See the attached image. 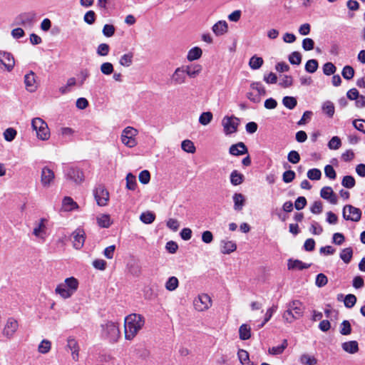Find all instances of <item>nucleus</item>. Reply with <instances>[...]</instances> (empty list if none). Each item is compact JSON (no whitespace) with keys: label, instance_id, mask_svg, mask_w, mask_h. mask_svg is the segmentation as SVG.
<instances>
[{"label":"nucleus","instance_id":"obj_18","mask_svg":"<svg viewBox=\"0 0 365 365\" xmlns=\"http://www.w3.org/2000/svg\"><path fill=\"white\" fill-rule=\"evenodd\" d=\"M72 236L73 238V247L76 250H80L81 248H82L84 245L86 239L84 230L82 229H77L72 233Z\"/></svg>","mask_w":365,"mask_h":365},{"label":"nucleus","instance_id":"obj_44","mask_svg":"<svg viewBox=\"0 0 365 365\" xmlns=\"http://www.w3.org/2000/svg\"><path fill=\"white\" fill-rule=\"evenodd\" d=\"M243 181V175L237 172V170H234L231 173L230 175V182L233 185H239Z\"/></svg>","mask_w":365,"mask_h":365},{"label":"nucleus","instance_id":"obj_60","mask_svg":"<svg viewBox=\"0 0 365 365\" xmlns=\"http://www.w3.org/2000/svg\"><path fill=\"white\" fill-rule=\"evenodd\" d=\"M336 71V66L331 62H327L323 66V73L326 76L334 74Z\"/></svg>","mask_w":365,"mask_h":365},{"label":"nucleus","instance_id":"obj_57","mask_svg":"<svg viewBox=\"0 0 365 365\" xmlns=\"http://www.w3.org/2000/svg\"><path fill=\"white\" fill-rule=\"evenodd\" d=\"M307 175L308 178L312 180H319L322 177V173L317 168L309 170Z\"/></svg>","mask_w":365,"mask_h":365},{"label":"nucleus","instance_id":"obj_10","mask_svg":"<svg viewBox=\"0 0 365 365\" xmlns=\"http://www.w3.org/2000/svg\"><path fill=\"white\" fill-rule=\"evenodd\" d=\"M193 305L197 312H204L212 306V300L208 294H201L194 299Z\"/></svg>","mask_w":365,"mask_h":365},{"label":"nucleus","instance_id":"obj_29","mask_svg":"<svg viewBox=\"0 0 365 365\" xmlns=\"http://www.w3.org/2000/svg\"><path fill=\"white\" fill-rule=\"evenodd\" d=\"M97 223L101 227L108 228L109 227L113 221L110 219V216L108 214H101L96 218Z\"/></svg>","mask_w":365,"mask_h":365},{"label":"nucleus","instance_id":"obj_19","mask_svg":"<svg viewBox=\"0 0 365 365\" xmlns=\"http://www.w3.org/2000/svg\"><path fill=\"white\" fill-rule=\"evenodd\" d=\"M24 83L26 89L29 92L33 93L37 90L38 85L36 80V75L33 71H30L29 73L25 75Z\"/></svg>","mask_w":365,"mask_h":365},{"label":"nucleus","instance_id":"obj_55","mask_svg":"<svg viewBox=\"0 0 365 365\" xmlns=\"http://www.w3.org/2000/svg\"><path fill=\"white\" fill-rule=\"evenodd\" d=\"M356 302V297L352 294H347L344 299V306L346 308H352Z\"/></svg>","mask_w":365,"mask_h":365},{"label":"nucleus","instance_id":"obj_13","mask_svg":"<svg viewBox=\"0 0 365 365\" xmlns=\"http://www.w3.org/2000/svg\"><path fill=\"white\" fill-rule=\"evenodd\" d=\"M53 171L48 167H43L41 173V183L43 187H49L54 182Z\"/></svg>","mask_w":365,"mask_h":365},{"label":"nucleus","instance_id":"obj_43","mask_svg":"<svg viewBox=\"0 0 365 365\" xmlns=\"http://www.w3.org/2000/svg\"><path fill=\"white\" fill-rule=\"evenodd\" d=\"M182 149L188 153H194L196 150L194 143L190 140H185L181 143Z\"/></svg>","mask_w":365,"mask_h":365},{"label":"nucleus","instance_id":"obj_28","mask_svg":"<svg viewBox=\"0 0 365 365\" xmlns=\"http://www.w3.org/2000/svg\"><path fill=\"white\" fill-rule=\"evenodd\" d=\"M310 266H311L310 264L304 263L303 262L298 260V259H295V260L289 259L288 264H287L289 269H299V270H302L303 269H307Z\"/></svg>","mask_w":365,"mask_h":365},{"label":"nucleus","instance_id":"obj_30","mask_svg":"<svg viewBox=\"0 0 365 365\" xmlns=\"http://www.w3.org/2000/svg\"><path fill=\"white\" fill-rule=\"evenodd\" d=\"M202 55V49L200 47L195 46L189 50L187 55V59L188 61L192 62L200 58Z\"/></svg>","mask_w":365,"mask_h":365},{"label":"nucleus","instance_id":"obj_15","mask_svg":"<svg viewBox=\"0 0 365 365\" xmlns=\"http://www.w3.org/2000/svg\"><path fill=\"white\" fill-rule=\"evenodd\" d=\"M0 63L8 72H11L15 66L14 56L11 53L0 51Z\"/></svg>","mask_w":365,"mask_h":365},{"label":"nucleus","instance_id":"obj_27","mask_svg":"<svg viewBox=\"0 0 365 365\" xmlns=\"http://www.w3.org/2000/svg\"><path fill=\"white\" fill-rule=\"evenodd\" d=\"M234 202V210L240 211L245 204V196L242 193H235L232 197Z\"/></svg>","mask_w":365,"mask_h":365},{"label":"nucleus","instance_id":"obj_37","mask_svg":"<svg viewBox=\"0 0 365 365\" xmlns=\"http://www.w3.org/2000/svg\"><path fill=\"white\" fill-rule=\"evenodd\" d=\"M133 61V53L132 52H128L120 57L119 63L124 67H129L132 65Z\"/></svg>","mask_w":365,"mask_h":365},{"label":"nucleus","instance_id":"obj_63","mask_svg":"<svg viewBox=\"0 0 365 365\" xmlns=\"http://www.w3.org/2000/svg\"><path fill=\"white\" fill-rule=\"evenodd\" d=\"M76 131L70 128V127H62L59 130V133L63 137V138H71Z\"/></svg>","mask_w":365,"mask_h":365},{"label":"nucleus","instance_id":"obj_34","mask_svg":"<svg viewBox=\"0 0 365 365\" xmlns=\"http://www.w3.org/2000/svg\"><path fill=\"white\" fill-rule=\"evenodd\" d=\"M287 340L284 339L281 345L269 348L268 349V352L269 354L272 355H279L284 352V349L287 347Z\"/></svg>","mask_w":365,"mask_h":365},{"label":"nucleus","instance_id":"obj_11","mask_svg":"<svg viewBox=\"0 0 365 365\" xmlns=\"http://www.w3.org/2000/svg\"><path fill=\"white\" fill-rule=\"evenodd\" d=\"M342 214L346 220L353 222H359L361 217V210L351 205H346L344 207Z\"/></svg>","mask_w":365,"mask_h":365},{"label":"nucleus","instance_id":"obj_2","mask_svg":"<svg viewBox=\"0 0 365 365\" xmlns=\"http://www.w3.org/2000/svg\"><path fill=\"white\" fill-rule=\"evenodd\" d=\"M78 285L79 282L76 278L73 277H68L56 286L55 293L62 299H66L73 295L77 291Z\"/></svg>","mask_w":365,"mask_h":365},{"label":"nucleus","instance_id":"obj_53","mask_svg":"<svg viewBox=\"0 0 365 365\" xmlns=\"http://www.w3.org/2000/svg\"><path fill=\"white\" fill-rule=\"evenodd\" d=\"M289 61L293 65H299L302 62V55L298 51H294L289 56Z\"/></svg>","mask_w":365,"mask_h":365},{"label":"nucleus","instance_id":"obj_59","mask_svg":"<svg viewBox=\"0 0 365 365\" xmlns=\"http://www.w3.org/2000/svg\"><path fill=\"white\" fill-rule=\"evenodd\" d=\"M89 76H90V73L88 69L85 68V69L81 70L78 74V85L79 86H82Z\"/></svg>","mask_w":365,"mask_h":365},{"label":"nucleus","instance_id":"obj_17","mask_svg":"<svg viewBox=\"0 0 365 365\" xmlns=\"http://www.w3.org/2000/svg\"><path fill=\"white\" fill-rule=\"evenodd\" d=\"M46 219L41 218L38 222L35 223L33 235L36 237L42 240H45L46 235Z\"/></svg>","mask_w":365,"mask_h":365},{"label":"nucleus","instance_id":"obj_31","mask_svg":"<svg viewBox=\"0 0 365 365\" xmlns=\"http://www.w3.org/2000/svg\"><path fill=\"white\" fill-rule=\"evenodd\" d=\"M239 337L241 340H247L251 337V327L247 324H242L239 328Z\"/></svg>","mask_w":365,"mask_h":365},{"label":"nucleus","instance_id":"obj_12","mask_svg":"<svg viewBox=\"0 0 365 365\" xmlns=\"http://www.w3.org/2000/svg\"><path fill=\"white\" fill-rule=\"evenodd\" d=\"M170 81L175 86L182 85L187 82V74L184 66L175 68L170 76Z\"/></svg>","mask_w":365,"mask_h":365},{"label":"nucleus","instance_id":"obj_33","mask_svg":"<svg viewBox=\"0 0 365 365\" xmlns=\"http://www.w3.org/2000/svg\"><path fill=\"white\" fill-rule=\"evenodd\" d=\"M322 109L324 114H326L328 117L332 118L334 112L335 108L334 103L330 101H327L323 103Z\"/></svg>","mask_w":365,"mask_h":365},{"label":"nucleus","instance_id":"obj_23","mask_svg":"<svg viewBox=\"0 0 365 365\" xmlns=\"http://www.w3.org/2000/svg\"><path fill=\"white\" fill-rule=\"evenodd\" d=\"M229 153L232 155H241L247 153V148L244 143L240 142L237 144L232 145L230 147Z\"/></svg>","mask_w":365,"mask_h":365},{"label":"nucleus","instance_id":"obj_16","mask_svg":"<svg viewBox=\"0 0 365 365\" xmlns=\"http://www.w3.org/2000/svg\"><path fill=\"white\" fill-rule=\"evenodd\" d=\"M67 179L72 180L76 184H80L84 180L83 172L78 168L71 167L66 173Z\"/></svg>","mask_w":365,"mask_h":365},{"label":"nucleus","instance_id":"obj_36","mask_svg":"<svg viewBox=\"0 0 365 365\" xmlns=\"http://www.w3.org/2000/svg\"><path fill=\"white\" fill-rule=\"evenodd\" d=\"M62 203L66 211H71L78 207L77 203L70 197H65Z\"/></svg>","mask_w":365,"mask_h":365},{"label":"nucleus","instance_id":"obj_25","mask_svg":"<svg viewBox=\"0 0 365 365\" xmlns=\"http://www.w3.org/2000/svg\"><path fill=\"white\" fill-rule=\"evenodd\" d=\"M342 349L351 354H354L359 351V344L356 341H349L341 344Z\"/></svg>","mask_w":365,"mask_h":365},{"label":"nucleus","instance_id":"obj_61","mask_svg":"<svg viewBox=\"0 0 365 365\" xmlns=\"http://www.w3.org/2000/svg\"><path fill=\"white\" fill-rule=\"evenodd\" d=\"M292 83V77L290 76L284 75L282 76L279 85L282 88H288L290 87Z\"/></svg>","mask_w":365,"mask_h":365},{"label":"nucleus","instance_id":"obj_32","mask_svg":"<svg viewBox=\"0 0 365 365\" xmlns=\"http://www.w3.org/2000/svg\"><path fill=\"white\" fill-rule=\"evenodd\" d=\"M237 357L242 365H254L250 360L249 353L245 349H239L237 351Z\"/></svg>","mask_w":365,"mask_h":365},{"label":"nucleus","instance_id":"obj_45","mask_svg":"<svg viewBox=\"0 0 365 365\" xmlns=\"http://www.w3.org/2000/svg\"><path fill=\"white\" fill-rule=\"evenodd\" d=\"M283 105L288 109H293L297 104V99L292 96H285L282 99Z\"/></svg>","mask_w":365,"mask_h":365},{"label":"nucleus","instance_id":"obj_48","mask_svg":"<svg viewBox=\"0 0 365 365\" xmlns=\"http://www.w3.org/2000/svg\"><path fill=\"white\" fill-rule=\"evenodd\" d=\"M354 69L351 66H345L341 71L343 78L346 80H351L354 76Z\"/></svg>","mask_w":365,"mask_h":365},{"label":"nucleus","instance_id":"obj_20","mask_svg":"<svg viewBox=\"0 0 365 365\" xmlns=\"http://www.w3.org/2000/svg\"><path fill=\"white\" fill-rule=\"evenodd\" d=\"M320 195L322 198L329 200V202L333 205L337 203V197L331 187H324L320 191Z\"/></svg>","mask_w":365,"mask_h":365},{"label":"nucleus","instance_id":"obj_49","mask_svg":"<svg viewBox=\"0 0 365 365\" xmlns=\"http://www.w3.org/2000/svg\"><path fill=\"white\" fill-rule=\"evenodd\" d=\"M51 347V343L47 339H43L38 346V351L41 354H47Z\"/></svg>","mask_w":365,"mask_h":365},{"label":"nucleus","instance_id":"obj_47","mask_svg":"<svg viewBox=\"0 0 365 365\" xmlns=\"http://www.w3.org/2000/svg\"><path fill=\"white\" fill-rule=\"evenodd\" d=\"M17 135V131L13 128H6L4 133L3 135L5 140L8 142H11L14 140Z\"/></svg>","mask_w":365,"mask_h":365},{"label":"nucleus","instance_id":"obj_8","mask_svg":"<svg viewBox=\"0 0 365 365\" xmlns=\"http://www.w3.org/2000/svg\"><path fill=\"white\" fill-rule=\"evenodd\" d=\"M266 95V90L259 82H254L250 85V91L247 93V98L253 103L261 101V96Z\"/></svg>","mask_w":365,"mask_h":365},{"label":"nucleus","instance_id":"obj_39","mask_svg":"<svg viewBox=\"0 0 365 365\" xmlns=\"http://www.w3.org/2000/svg\"><path fill=\"white\" fill-rule=\"evenodd\" d=\"M299 361L303 365H316L317 364V359L307 354H302L299 358Z\"/></svg>","mask_w":365,"mask_h":365},{"label":"nucleus","instance_id":"obj_26","mask_svg":"<svg viewBox=\"0 0 365 365\" xmlns=\"http://www.w3.org/2000/svg\"><path fill=\"white\" fill-rule=\"evenodd\" d=\"M228 26L225 21H219L212 26V31L217 36H222L227 32Z\"/></svg>","mask_w":365,"mask_h":365},{"label":"nucleus","instance_id":"obj_35","mask_svg":"<svg viewBox=\"0 0 365 365\" xmlns=\"http://www.w3.org/2000/svg\"><path fill=\"white\" fill-rule=\"evenodd\" d=\"M179 286V281L176 277H170L165 282V287L170 292L175 291Z\"/></svg>","mask_w":365,"mask_h":365},{"label":"nucleus","instance_id":"obj_62","mask_svg":"<svg viewBox=\"0 0 365 365\" xmlns=\"http://www.w3.org/2000/svg\"><path fill=\"white\" fill-rule=\"evenodd\" d=\"M101 71L105 75H110L113 72V66L111 63L105 62L101 65Z\"/></svg>","mask_w":365,"mask_h":365},{"label":"nucleus","instance_id":"obj_4","mask_svg":"<svg viewBox=\"0 0 365 365\" xmlns=\"http://www.w3.org/2000/svg\"><path fill=\"white\" fill-rule=\"evenodd\" d=\"M31 127L36 132L38 140L46 141L50 138L51 133L47 123L41 118H34L31 120Z\"/></svg>","mask_w":365,"mask_h":365},{"label":"nucleus","instance_id":"obj_22","mask_svg":"<svg viewBox=\"0 0 365 365\" xmlns=\"http://www.w3.org/2000/svg\"><path fill=\"white\" fill-rule=\"evenodd\" d=\"M184 67L185 68L187 76H189L192 78L199 76L202 71V67L200 64H191Z\"/></svg>","mask_w":365,"mask_h":365},{"label":"nucleus","instance_id":"obj_3","mask_svg":"<svg viewBox=\"0 0 365 365\" xmlns=\"http://www.w3.org/2000/svg\"><path fill=\"white\" fill-rule=\"evenodd\" d=\"M287 309L283 313L282 318L286 323H292L302 317L304 307L299 300H293L287 304Z\"/></svg>","mask_w":365,"mask_h":365},{"label":"nucleus","instance_id":"obj_46","mask_svg":"<svg viewBox=\"0 0 365 365\" xmlns=\"http://www.w3.org/2000/svg\"><path fill=\"white\" fill-rule=\"evenodd\" d=\"M353 255V250L351 247H347L344 249L341 254L340 258L346 263L348 264L350 262Z\"/></svg>","mask_w":365,"mask_h":365},{"label":"nucleus","instance_id":"obj_56","mask_svg":"<svg viewBox=\"0 0 365 365\" xmlns=\"http://www.w3.org/2000/svg\"><path fill=\"white\" fill-rule=\"evenodd\" d=\"M277 306L273 305L272 307H271L270 308H269L267 310V312L265 313L264 319L262 322V323L259 325L260 328L263 327L264 326V324L269 321V319L272 318L273 314L277 311Z\"/></svg>","mask_w":365,"mask_h":365},{"label":"nucleus","instance_id":"obj_1","mask_svg":"<svg viewBox=\"0 0 365 365\" xmlns=\"http://www.w3.org/2000/svg\"><path fill=\"white\" fill-rule=\"evenodd\" d=\"M145 324L144 317L138 314H130L125 318L124 332L127 340H132Z\"/></svg>","mask_w":365,"mask_h":365},{"label":"nucleus","instance_id":"obj_14","mask_svg":"<svg viewBox=\"0 0 365 365\" xmlns=\"http://www.w3.org/2000/svg\"><path fill=\"white\" fill-rule=\"evenodd\" d=\"M94 197L99 206H105L109 200V193L103 186H98L94 191Z\"/></svg>","mask_w":365,"mask_h":365},{"label":"nucleus","instance_id":"obj_5","mask_svg":"<svg viewBox=\"0 0 365 365\" xmlns=\"http://www.w3.org/2000/svg\"><path fill=\"white\" fill-rule=\"evenodd\" d=\"M138 135V130L136 128L132 126H127L122 130L120 135L121 143L127 148H133L138 144L136 139Z\"/></svg>","mask_w":365,"mask_h":365},{"label":"nucleus","instance_id":"obj_21","mask_svg":"<svg viewBox=\"0 0 365 365\" xmlns=\"http://www.w3.org/2000/svg\"><path fill=\"white\" fill-rule=\"evenodd\" d=\"M237 249L235 242L231 240H222L220 241V251L224 255H229Z\"/></svg>","mask_w":365,"mask_h":365},{"label":"nucleus","instance_id":"obj_51","mask_svg":"<svg viewBox=\"0 0 365 365\" xmlns=\"http://www.w3.org/2000/svg\"><path fill=\"white\" fill-rule=\"evenodd\" d=\"M319 64L317 60L311 59L309 60L305 64V70L308 73H313L318 68Z\"/></svg>","mask_w":365,"mask_h":365},{"label":"nucleus","instance_id":"obj_64","mask_svg":"<svg viewBox=\"0 0 365 365\" xmlns=\"http://www.w3.org/2000/svg\"><path fill=\"white\" fill-rule=\"evenodd\" d=\"M352 123L356 129L365 134V120L356 119L353 120Z\"/></svg>","mask_w":365,"mask_h":365},{"label":"nucleus","instance_id":"obj_38","mask_svg":"<svg viewBox=\"0 0 365 365\" xmlns=\"http://www.w3.org/2000/svg\"><path fill=\"white\" fill-rule=\"evenodd\" d=\"M264 61L262 58L257 56L251 57L249 61V66L253 70L259 69L263 65Z\"/></svg>","mask_w":365,"mask_h":365},{"label":"nucleus","instance_id":"obj_6","mask_svg":"<svg viewBox=\"0 0 365 365\" xmlns=\"http://www.w3.org/2000/svg\"><path fill=\"white\" fill-rule=\"evenodd\" d=\"M102 336L111 342H115L120 335L118 325L113 322H108L101 325Z\"/></svg>","mask_w":365,"mask_h":365},{"label":"nucleus","instance_id":"obj_24","mask_svg":"<svg viewBox=\"0 0 365 365\" xmlns=\"http://www.w3.org/2000/svg\"><path fill=\"white\" fill-rule=\"evenodd\" d=\"M68 347L71 351L72 359L77 361L79 359V346L78 342L74 339H68Z\"/></svg>","mask_w":365,"mask_h":365},{"label":"nucleus","instance_id":"obj_50","mask_svg":"<svg viewBox=\"0 0 365 365\" xmlns=\"http://www.w3.org/2000/svg\"><path fill=\"white\" fill-rule=\"evenodd\" d=\"M355 179L351 175H346L342 179L341 185L346 188H353L355 186Z\"/></svg>","mask_w":365,"mask_h":365},{"label":"nucleus","instance_id":"obj_40","mask_svg":"<svg viewBox=\"0 0 365 365\" xmlns=\"http://www.w3.org/2000/svg\"><path fill=\"white\" fill-rule=\"evenodd\" d=\"M213 115L211 112H203L199 117V123L202 125H207L212 120Z\"/></svg>","mask_w":365,"mask_h":365},{"label":"nucleus","instance_id":"obj_7","mask_svg":"<svg viewBox=\"0 0 365 365\" xmlns=\"http://www.w3.org/2000/svg\"><path fill=\"white\" fill-rule=\"evenodd\" d=\"M240 120L235 115H225L222 118L221 124L225 135H230L237 131Z\"/></svg>","mask_w":365,"mask_h":365},{"label":"nucleus","instance_id":"obj_58","mask_svg":"<svg viewBox=\"0 0 365 365\" xmlns=\"http://www.w3.org/2000/svg\"><path fill=\"white\" fill-rule=\"evenodd\" d=\"M110 46L108 44L103 43L98 45L96 49V53L98 56H106L108 54Z\"/></svg>","mask_w":365,"mask_h":365},{"label":"nucleus","instance_id":"obj_54","mask_svg":"<svg viewBox=\"0 0 365 365\" xmlns=\"http://www.w3.org/2000/svg\"><path fill=\"white\" fill-rule=\"evenodd\" d=\"M351 333V324L348 320H344L340 324V334L349 335Z\"/></svg>","mask_w":365,"mask_h":365},{"label":"nucleus","instance_id":"obj_52","mask_svg":"<svg viewBox=\"0 0 365 365\" xmlns=\"http://www.w3.org/2000/svg\"><path fill=\"white\" fill-rule=\"evenodd\" d=\"M327 145L330 150H337L341 145V139L338 136H334L329 141Z\"/></svg>","mask_w":365,"mask_h":365},{"label":"nucleus","instance_id":"obj_41","mask_svg":"<svg viewBox=\"0 0 365 365\" xmlns=\"http://www.w3.org/2000/svg\"><path fill=\"white\" fill-rule=\"evenodd\" d=\"M126 188L130 190H134L137 186L136 178L134 175L129 173L125 178Z\"/></svg>","mask_w":365,"mask_h":365},{"label":"nucleus","instance_id":"obj_42","mask_svg":"<svg viewBox=\"0 0 365 365\" xmlns=\"http://www.w3.org/2000/svg\"><path fill=\"white\" fill-rule=\"evenodd\" d=\"M155 219V214L150 211L143 212L140 216V220L145 224H151Z\"/></svg>","mask_w":365,"mask_h":365},{"label":"nucleus","instance_id":"obj_9","mask_svg":"<svg viewBox=\"0 0 365 365\" xmlns=\"http://www.w3.org/2000/svg\"><path fill=\"white\" fill-rule=\"evenodd\" d=\"M19 322L14 317L7 319L2 330V335L7 339H11L19 329Z\"/></svg>","mask_w":365,"mask_h":365}]
</instances>
